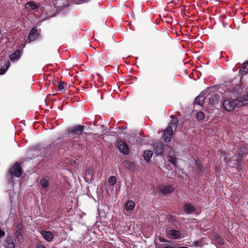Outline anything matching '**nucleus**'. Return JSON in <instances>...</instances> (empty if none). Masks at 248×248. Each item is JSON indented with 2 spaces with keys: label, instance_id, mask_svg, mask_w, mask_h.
<instances>
[{
  "label": "nucleus",
  "instance_id": "obj_1",
  "mask_svg": "<svg viewBox=\"0 0 248 248\" xmlns=\"http://www.w3.org/2000/svg\"><path fill=\"white\" fill-rule=\"evenodd\" d=\"M248 103V92L243 97H238L235 99H225L223 103V108L227 111H231L236 107H241Z\"/></svg>",
  "mask_w": 248,
  "mask_h": 248
},
{
  "label": "nucleus",
  "instance_id": "obj_2",
  "mask_svg": "<svg viewBox=\"0 0 248 248\" xmlns=\"http://www.w3.org/2000/svg\"><path fill=\"white\" fill-rule=\"evenodd\" d=\"M22 173V170L20 166V164L18 162H16L12 168L9 170L7 178L9 181H12V178L13 176L16 177H19L21 176Z\"/></svg>",
  "mask_w": 248,
  "mask_h": 248
},
{
  "label": "nucleus",
  "instance_id": "obj_3",
  "mask_svg": "<svg viewBox=\"0 0 248 248\" xmlns=\"http://www.w3.org/2000/svg\"><path fill=\"white\" fill-rule=\"evenodd\" d=\"M84 126L79 125L68 129V137L72 138L74 135H80L84 130Z\"/></svg>",
  "mask_w": 248,
  "mask_h": 248
},
{
  "label": "nucleus",
  "instance_id": "obj_4",
  "mask_svg": "<svg viewBox=\"0 0 248 248\" xmlns=\"http://www.w3.org/2000/svg\"><path fill=\"white\" fill-rule=\"evenodd\" d=\"M117 146L119 151L124 155H127L129 153V149L127 144L122 141L119 140L117 142Z\"/></svg>",
  "mask_w": 248,
  "mask_h": 248
},
{
  "label": "nucleus",
  "instance_id": "obj_5",
  "mask_svg": "<svg viewBox=\"0 0 248 248\" xmlns=\"http://www.w3.org/2000/svg\"><path fill=\"white\" fill-rule=\"evenodd\" d=\"M25 46V44L21 45L16 51L9 56L11 61L18 60L20 58L23 53V49Z\"/></svg>",
  "mask_w": 248,
  "mask_h": 248
},
{
  "label": "nucleus",
  "instance_id": "obj_6",
  "mask_svg": "<svg viewBox=\"0 0 248 248\" xmlns=\"http://www.w3.org/2000/svg\"><path fill=\"white\" fill-rule=\"evenodd\" d=\"M3 246L5 248H15L16 240L12 236L8 235L3 241Z\"/></svg>",
  "mask_w": 248,
  "mask_h": 248
},
{
  "label": "nucleus",
  "instance_id": "obj_7",
  "mask_svg": "<svg viewBox=\"0 0 248 248\" xmlns=\"http://www.w3.org/2000/svg\"><path fill=\"white\" fill-rule=\"evenodd\" d=\"M159 193L164 195H168L171 193L174 187L170 185H160L157 187Z\"/></svg>",
  "mask_w": 248,
  "mask_h": 248
},
{
  "label": "nucleus",
  "instance_id": "obj_8",
  "mask_svg": "<svg viewBox=\"0 0 248 248\" xmlns=\"http://www.w3.org/2000/svg\"><path fill=\"white\" fill-rule=\"evenodd\" d=\"M173 128L171 127H168L164 131L163 133L164 140L166 142H169L172 137Z\"/></svg>",
  "mask_w": 248,
  "mask_h": 248
},
{
  "label": "nucleus",
  "instance_id": "obj_9",
  "mask_svg": "<svg viewBox=\"0 0 248 248\" xmlns=\"http://www.w3.org/2000/svg\"><path fill=\"white\" fill-rule=\"evenodd\" d=\"M40 233L43 237L47 242H51L54 238L53 234L50 231H42Z\"/></svg>",
  "mask_w": 248,
  "mask_h": 248
},
{
  "label": "nucleus",
  "instance_id": "obj_10",
  "mask_svg": "<svg viewBox=\"0 0 248 248\" xmlns=\"http://www.w3.org/2000/svg\"><path fill=\"white\" fill-rule=\"evenodd\" d=\"M168 237L171 239H176L180 237L181 232L179 231L176 230H170L168 233Z\"/></svg>",
  "mask_w": 248,
  "mask_h": 248
},
{
  "label": "nucleus",
  "instance_id": "obj_11",
  "mask_svg": "<svg viewBox=\"0 0 248 248\" xmlns=\"http://www.w3.org/2000/svg\"><path fill=\"white\" fill-rule=\"evenodd\" d=\"M38 36V33L36 27H33L31 30L28 36L29 42L33 41Z\"/></svg>",
  "mask_w": 248,
  "mask_h": 248
},
{
  "label": "nucleus",
  "instance_id": "obj_12",
  "mask_svg": "<svg viewBox=\"0 0 248 248\" xmlns=\"http://www.w3.org/2000/svg\"><path fill=\"white\" fill-rule=\"evenodd\" d=\"M154 149L156 155H161L163 152V145L160 142H156L154 144Z\"/></svg>",
  "mask_w": 248,
  "mask_h": 248
},
{
  "label": "nucleus",
  "instance_id": "obj_13",
  "mask_svg": "<svg viewBox=\"0 0 248 248\" xmlns=\"http://www.w3.org/2000/svg\"><path fill=\"white\" fill-rule=\"evenodd\" d=\"M184 212L187 214H191L195 211V208L191 203H186L183 206Z\"/></svg>",
  "mask_w": 248,
  "mask_h": 248
},
{
  "label": "nucleus",
  "instance_id": "obj_14",
  "mask_svg": "<svg viewBox=\"0 0 248 248\" xmlns=\"http://www.w3.org/2000/svg\"><path fill=\"white\" fill-rule=\"evenodd\" d=\"M174 152L171 149H170V152L168 154V161L172 163L174 166H176L177 164V159L174 156Z\"/></svg>",
  "mask_w": 248,
  "mask_h": 248
},
{
  "label": "nucleus",
  "instance_id": "obj_15",
  "mask_svg": "<svg viewBox=\"0 0 248 248\" xmlns=\"http://www.w3.org/2000/svg\"><path fill=\"white\" fill-rule=\"evenodd\" d=\"M38 5L34 1H30L25 5V9L27 11L33 10L37 9Z\"/></svg>",
  "mask_w": 248,
  "mask_h": 248
},
{
  "label": "nucleus",
  "instance_id": "obj_16",
  "mask_svg": "<svg viewBox=\"0 0 248 248\" xmlns=\"http://www.w3.org/2000/svg\"><path fill=\"white\" fill-rule=\"evenodd\" d=\"M135 206V202L132 201H128L125 205V209L128 213H131Z\"/></svg>",
  "mask_w": 248,
  "mask_h": 248
},
{
  "label": "nucleus",
  "instance_id": "obj_17",
  "mask_svg": "<svg viewBox=\"0 0 248 248\" xmlns=\"http://www.w3.org/2000/svg\"><path fill=\"white\" fill-rule=\"evenodd\" d=\"M49 178L48 176L45 177L40 181V185L44 189H46L49 186Z\"/></svg>",
  "mask_w": 248,
  "mask_h": 248
},
{
  "label": "nucleus",
  "instance_id": "obj_18",
  "mask_svg": "<svg viewBox=\"0 0 248 248\" xmlns=\"http://www.w3.org/2000/svg\"><path fill=\"white\" fill-rule=\"evenodd\" d=\"M153 156V152L151 150H147L144 152L143 157L147 162L150 161L151 158Z\"/></svg>",
  "mask_w": 248,
  "mask_h": 248
},
{
  "label": "nucleus",
  "instance_id": "obj_19",
  "mask_svg": "<svg viewBox=\"0 0 248 248\" xmlns=\"http://www.w3.org/2000/svg\"><path fill=\"white\" fill-rule=\"evenodd\" d=\"M205 99V97L203 95H199L197 96L194 100V102L196 104L202 105Z\"/></svg>",
  "mask_w": 248,
  "mask_h": 248
},
{
  "label": "nucleus",
  "instance_id": "obj_20",
  "mask_svg": "<svg viewBox=\"0 0 248 248\" xmlns=\"http://www.w3.org/2000/svg\"><path fill=\"white\" fill-rule=\"evenodd\" d=\"M124 166L130 170H134V164L133 162L129 160H125L124 164Z\"/></svg>",
  "mask_w": 248,
  "mask_h": 248
},
{
  "label": "nucleus",
  "instance_id": "obj_21",
  "mask_svg": "<svg viewBox=\"0 0 248 248\" xmlns=\"http://www.w3.org/2000/svg\"><path fill=\"white\" fill-rule=\"evenodd\" d=\"M248 73V62L243 63L242 67L239 70V74L244 75Z\"/></svg>",
  "mask_w": 248,
  "mask_h": 248
},
{
  "label": "nucleus",
  "instance_id": "obj_22",
  "mask_svg": "<svg viewBox=\"0 0 248 248\" xmlns=\"http://www.w3.org/2000/svg\"><path fill=\"white\" fill-rule=\"evenodd\" d=\"M177 122H178V119L176 118H175V117L172 118L168 127H171V128H172L173 129H176V124H177Z\"/></svg>",
  "mask_w": 248,
  "mask_h": 248
},
{
  "label": "nucleus",
  "instance_id": "obj_23",
  "mask_svg": "<svg viewBox=\"0 0 248 248\" xmlns=\"http://www.w3.org/2000/svg\"><path fill=\"white\" fill-rule=\"evenodd\" d=\"M205 114L202 111H199L197 113L196 118L199 121H202L204 118Z\"/></svg>",
  "mask_w": 248,
  "mask_h": 248
},
{
  "label": "nucleus",
  "instance_id": "obj_24",
  "mask_svg": "<svg viewBox=\"0 0 248 248\" xmlns=\"http://www.w3.org/2000/svg\"><path fill=\"white\" fill-rule=\"evenodd\" d=\"M117 179L115 176H111L108 178V182L109 184L113 186L116 183Z\"/></svg>",
  "mask_w": 248,
  "mask_h": 248
},
{
  "label": "nucleus",
  "instance_id": "obj_25",
  "mask_svg": "<svg viewBox=\"0 0 248 248\" xmlns=\"http://www.w3.org/2000/svg\"><path fill=\"white\" fill-rule=\"evenodd\" d=\"M94 172V170L93 169H89L85 173V175L87 177H90V179L92 178V176L93 173Z\"/></svg>",
  "mask_w": 248,
  "mask_h": 248
},
{
  "label": "nucleus",
  "instance_id": "obj_26",
  "mask_svg": "<svg viewBox=\"0 0 248 248\" xmlns=\"http://www.w3.org/2000/svg\"><path fill=\"white\" fill-rule=\"evenodd\" d=\"M193 245L197 248L202 247L203 246L204 244L202 239H200L199 241H196L194 242Z\"/></svg>",
  "mask_w": 248,
  "mask_h": 248
},
{
  "label": "nucleus",
  "instance_id": "obj_27",
  "mask_svg": "<svg viewBox=\"0 0 248 248\" xmlns=\"http://www.w3.org/2000/svg\"><path fill=\"white\" fill-rule=\"evenodd\" d=\"M65 84V83L63 81L60 82L58 85V91H62L64 88Z\"/></svg>",
  "mask_w": 248,
  "mask_h": 248
},
{
  "label": "nucleus",
  "instance_id": "obj_28",
  "mask_svg": "<svg viewBox=\"0 0 248 248\" xmlns=\"http://www.w3.org/2000/svg\"><path fill=\"white\" fill-rule=\"evenodd\" d=\"M20 227H21L20 225H18L17 226V228L18 229V230L20 229ZM16 236L17 238H19L20 236H22V233L19 230L16 231Z\"/></svg>",
  "mask_w": 248,
  "mask_h": 248
},
{
  "label": "nucleus",
  "instance_id": "obj_29",
  "mask_svg": "<svg viewBox=\"0 0 248 248\" xmlns=\"http://www.w3.org/2000/svg\"><path fill=\"white\" fill-rule=\"evenodd\" d=\"M10 63L8 62L6 63L5 66H6V68L4 69V68H1L0 69V75H3L5 73L8 67L9 66Z\"/></svg>",
  "mask_w": 248,
  "mask_h": 248
},
{
  "label": "nucleus",
  "instance_id": "obj_30",
  "mask_svg": "<svg viewBox=\"0 0 248 248\" xmlns=\"http://www.w3.org/2000/svg\"><path fill=\"white\" fill-rule=\"evenodd\" d=\"M157 248H174L171 246H165L163 244H159L157 246Z\"/></svg>",
  "mask_w": 248,
  "mask_h": 248
},
{
  "label": "nucleus",
  "instance_id": "obj_31",
  "mask_svg": "<svg viewBox=\"0 0 248 248\" xmlns=\"http://www.w3.org/2000/svg\"><path fill=\"white\" fill-rule=\"evenodd\" d=\"M158 240L161 242H167L169 241L167 239H166L162 237H161V236L158 237Z\"/></svg>",
  "mask_w": 248,
  "mask_h": 248
},
{
  "label": "nucleus",
  "instance_id": "obj_32",
  "mask_svg": "<svg viewBox=\"0 0 248 248\" xmlns=\"http://www.w3.org/2000/svg\"><path fill=\"white\" fill-rule=\"evenodd\" d=\"M5 235V232L0 229V239L4 237Z\"/></svg>",
  "mask_w": 248,
  "mask_h": 248
},
{
  "label": "nucleus",
  "instance_id": "obj_33",
  "mask_svg": "<svg viewBox=\"0 0 248 248\" xmlns=\"http://www.w3.org/2000/svg\"><path fill=\"white\" fill-rule=\"evenodd\" d=\"M36 248H46L43 244L38 243L36 245Z\"/></svg>",
  "mask_w": 248,
  "mask_h": 248
},
{
  "label": "nucleus",
  "instance_id": "obj_34",
  "mask_svg": "<svg viewBox=\"0 0 248 248\" xmlns=\"http://www.w3.org/2000/svg\"><path fill=\"white\" fill-rule=\"evenodd\" d=\"M237 164H238L237 169H239V170H241L242 168V166H241V164L238 162L237 163Z\"/></svg>",
  "mask_w": 248,
  "mask_h": 248
},
{
  "label": "nucleus",
  "instance_id": "obj_35",
  "mask_svg": "<svg viewBox=\"0 0 248 248\" xmlns=\"http://www.w3.org/2000/svg\"><path fill=\"white\" fill-rule=\"evenodd\" d=\"M197 165H198L199 168V170L200 171H202V167H201V165H200L199 163H197Z\"/></svg>",
  "mask_w": 248,
  "mask_h": 248
},
{
  "label": "nucleus",
  "instance_id": "obj_36",
  "mask_svg": "<svg viewBox=\"0 0 248 248\" xmlns=\"http://www.w3.org/2000/svg\"><path fill=\"white\" fill-rule=\"evenodd\" d=\"M215 97L217 99H218V95L216 94L215 95Z\"/></svg>",
  "mask_w": 248,
  "mask_h": 248
},
{
  "label": "nucleus",
  "instance_id": "obj_37",
  "mask_svg": "<svg viewBox=\"0 0 248 248\" xmlns=\"http://www.w3.org/2000/svg\"><path fill=\"white\" fill-rule=\"evenodd\" d=\"M9 198H10V200L11 201V197H12V195H11V192L9 193Z\"/></svg>",
  "mask_w": 248,
  "mask_h": 248
},
{
  "label": "nucleus",
  "instance_id": "obj_38",
  "mask_svg": "<svg viewBox=\"0 0 248 248\" xmlns=\"http://www.w3.org/2000/svg\"><path fill=\"white\" fill-rule=\"evenodd\" d=\"M178 248H188L186 247H179Z\"/></svg>",
  "mask_w": 248,
  "mask_h": 248
},
{
  "label": "nucleus",
  "instance_id": "obj_39",
  "mask_svg": "<svg viewBox=\"0 0 248 248\" xmlns=\"http://www.w3.org/2000/svg\"><path fill=\"white\" fill-rule=\"evenodd\" d=\"M80 1H83L84 2H87L88 1V0H80Z\"/></svg>",
  "mask_w": 248,
  "mask_h": 248
},
{
  "label": "nucleus",
  "instance_id": "obj_40",
  "mask_svg": "<svg viewBox=\"0 0 248 248\" xmlns=\"http://www.w3.org/2000/svg\"><path fill=\"white\" fill-rule=\"evenodd\" d=\"M14 184L13 182H12V186H13Z\"/></svg>",
  "mask_w": 248,
  "mask_h": 248
},
{
  "label": "nucleus",
  "instance_id": "obj_41",
  "mask_svg": "<svg viewBox=\"0 0 248 248\" xmlns=\"http://www.w3.org/2000/svg\"><path fill=\"white\" fill-rule=\"evenodd\" d=\"M156 248H157V245L156 246Z\"/></svg>",
  "mask_w": 248,
  "mask_h": 248
},
{
  "label": "nucleus",
  "instance_id": "obj_42",
  "mask_svg": "<svg viewBox=\"0 0 248 248\" xmlns=\"http://www.w3.org/2000/svg\"><path fill=\"white\" fill-rule=\"evenodd\" d=\"M216 1H217V0H215Z\"/></svg>",
  "mask_w": 248,
  "mask_h": 248
}]
</instances>
